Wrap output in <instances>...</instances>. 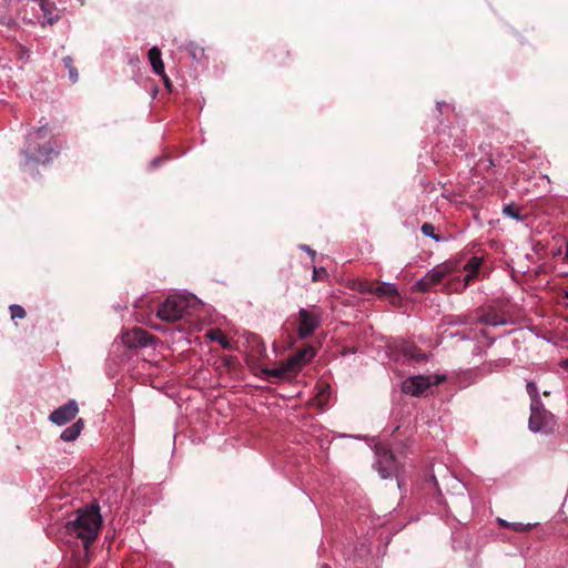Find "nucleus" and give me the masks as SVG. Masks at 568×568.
<instances>
[{"label":"nucleus","instance_id":"nucleus-1","mask_svg":"<svg viewBox=\"0 0 568 568\" xmlns=\"http://www.w3.org/2000/svg\"><path fill=\"white\" fill-rule=\"evenodd\" d=\"M102 517L98 506L78 509L75 518L65 524V531L80 538L88 547L99 535Z\"/></svg>","mask_w":568,"mask_h":568},{"label":"nucleus","instance_id":"nucleus-2","mask_svg":"<svg viewBox=\"0 0 568 568\" xmlns=\"http://www.w3.org/2000/svg\"><path fill=\"white\" fill-rule=\"evenodd\" d=\"M53 154L54 150L50 143L40 145L32 139V135L30 134L28 138L27 145L22 150V165L24 168H34L39 163L49 162Z\"/></svg>","mask_w":568,"mask_h":568},{"label":"nucleus","instance_id":"nucleus-3","mask_svg":"<svg viewBox=\"0 0 568 568\" xmlns=\"http://www.w3.org/2000/svg\"><path fill=\"white\" fill-rule=\"evenodd\" d=\"M457 262L453 261L436 265L414 284V290L420 293L428 292L433 286L439 284L444 277L457 270Z\"/></svg>","mask_w":568,"mask_h":568},{"label":"nucleus","instance_id":"nucleus-4","mask_svg":"<svg viewBox=\"0 0 568 568\" xmlns=\"http://www.w3.org/2000/svg\"><path fill=\"white\" fill-rule=\"evenodd\" d=\"M528 425L531 432L549 434L554 432L556 427V418L544 407V404H541L537 407H530Z\"/></svg>","mask_w":568,"mask_h":568},{"label":"nucleus","instance_id":"nucleus-5","mask_svg":"<svg viewBox=\"0 0 568 568\" xmlns=\"http://www.w3.org/2000/svg\"><path fill=\"white\" fill-rule=\"evenodd\" d=\"M187 310V302L181 296L168 297L158 308L156 316L165 322L181 320Z\"/></svg>","mask_w":568,"mask_h":568},{"label":"nucleus","instance_id":"nucleus-6","mask_svg":"<svg viewBox=\"0 0 568 568\" xmlns=\"http://www.w3.org/2000/svg\"><path fill=\"white\" fill-rule=\"evenodd\" d=\"M322 312L317 307L313 310L300 308L297 335L304 339L312 336L321 325Z\"/></svg>","mask_w":568,"mask_h":568},{"label":"nucleus","instance_id":"nucleus-7","mask_svg":"<svg viewBox=\"0 0 568 568\" xmlns=\"http://www.w3.org/2000/svg\"><path fill=\"white\" fill-rule=\"evenodd\" d=\"M376 469L383 479H387L396 475L398 462L395 455L386 446H376Z\"/></svg>","mask_w":568,"mask_h":568},{"label":"nucleus","instance_id":"nucleus-8","mask_svg":"<svg viewBox=\"0 0 568 568\" xmlns=\"http://www.w3.org/2000/svg\"><path fill=\"white\" fill-rule=\"evenodd\" d=\"M154 341V336L141 327H134L122 334V342L129 348L146 347Z\"/></svg>","mask_w":568,"mask_h":568},{"label":"nucleus","instance_id":"nucleus-9","mask_svg":"<svg viewBox=\"0 0 568 568\" xmlns=\"http://www.w3.org/2000/svg\"><path fill=\"white\" fill-rule=\"evenodd\" d=\"M432 386L430 377L416 375L406 378L402 384L403 393L415 397L424 395Z\"/></svg>","mask_w":568,"mask_h":568},{"label":"nucleus","instance_id":"nucleus-10","mask_svg":"<svg viewBox=\"0 0 568 568\" xmlns=\"http://www.w3.org/2000/svg\"><path fill=\"white\" fill-rule=\"evenodd\" d=\"M79 407L74 399H70L64 405L60 406L59 408L54 409L50 416L49 419L61 426L69 422H71L78 414Z\"/></svg>","mask_w":568,"mask_h":568},{"label":"nucleus","instance_id":"nucleus-11","mask_svg":"<svg viewBox=\"0 0 568 568\" xmlns=\"http://www.w3.org/2000/svg\"><path fill=\"white\" fill-rule=\"evenodd\" d=\"M316 354L313 346L307 345L287 358V366L294 367L296 373L307 364Z\"/></svg>","mask_w":568,"mask_h":568},{"label":"nucleus","instance_id":"nucleus-12","mask_svg":"<svg viewBox=\"0 0 568 568\" xmlns=\"http://www.w3.org/2000/svg\"><path fill=\"white\" fill-rule=\"evenodd\" d=\"M373 295H376L379 298H387L392 304H397L399 301L397 288L389 283L375 282Z\"/></svg>","mask_w":568,"mask_h":568},{"label":"nucleus","instance_id":"nucleus-13","mask_svg":"<svg viewBox=\"0 0 568 568\" xmlns=\"http://www.w3.org/2000/svg\"><path fill=\"white\" fill-rule=\"evenodd\" d=\"M263 373L268 377L283 379L296 374L294 367L287 366V359L275 368H264Z\"/></svg>","mask_w":568,"mask_h":568},{"label":"nucleus","instance_id":"nucleus-14","mask_svg":"<svg viewBox=\"0 0 568 568\" xmlns=\"http://www.w3.org/2000/svg\"><path fill=\"white\" fill-rule=\"evenodd\" d=\"M477 322L485 325L498 326L506 323L503 315L497 313L495 310H489L477 317Z\"/></svg>","mask_w":568,"mask_h":568},{"label":"nucleus","instance_id":"nucleus-15","mask_svg":"<svg viewBox=\"0 0 568 568\" xmlns=\"http://www.w3.org/2000/svg\"><path fill=\"white\" fill-rule=\"evenodd\" d=\"M481 265V260L477 256H473L464 266V270L468 272V274L464 278V288L476 277L479 272Z\"/></svg>","mask_w":568,"mask_h":568},{"label":"nucleus","instance_id":"nucleus-16","mask_svg":"<svg viewBox=\"0 0 568 568\" xmlns=\"http://www.w3.org/2000/svg\"><path fill=\"white\" fill-rule=\"evenodd\" d=\"M149 61L156 74H163L164 63L161 58V51L158 47H152L148 52Z\"/></svg>","mask_w":568,"mask_h":568},{"label":"nucleus","instance_id":"nucleus-17","mask_svg":"<svg viewBox=\"0 0 568 568\" xmlns=\"http://www.w3.org/2000/svg\"><path fill=\"white\" fill-rule=\"evenodd\" d=\"M402 354L408 359H413L417 363L426 361V355L413 344H404L402 346Z\"/></svg>","mask_w":568,"mask_h":568},{"label":"nucleus","instance_id":"nucleus-18","mask_svg":"<svg viewBox=\"0 0 568 568\" xmlns=\"http://www.w3.org/2000/svg\"><path fill=\"white\" fill-rule=\"evenodd\" d=\"M83 429L82 419H78L71 426L67 427L62 433L60 438L64 442H72L78 438Z\"/></svg>","mask_w":568,"mask_h":568},{"label":"nucleus","instance_id":"nucleus-19","mask_svg":"<svg viewBox=\"0 0 568 568\" xmlns=\"http://www.w3.org/2000/svg\"><path fill=\"white\" fill-rule=\"evenodd\" d=\"M329 397V387L322 386L317 392L316 396L312 399V404L317 406L320 409H324Z\"/></svg>","mask_w":568,"mask_h":568},{"label":"nucleus","instance_id":"nucleus-20","mask_svg":"<svg viewBox=\"0 0 568 568\" xmlns=\"http://www.w3.org/2000/svg\"><path fill=\"white\" fill-rule=\"evenodd\" d=\"M375 281L357 280L353 284V290L362 294H374Z\"/></svg>","mask_w":568,"mask_h":568},{"label":"nucleus","instance_id":"nucleus-21","mask_svg":"<svg viewBox=\"0 0 568 568\" xmlns=\"http://www.w3.org/2000/svg\"><path fill=\"white\" fill-rule=\"evenodd\" d=\"M526 389L531 400L530 407H537L538 405L542 404L539 397L537 385L534 382H528Z\"/></svg>","mask_w":568,"mask_h":568},{"label":"nucleus","instance_id":"nucleus-22","mask_svg":"<svg viewBox=\"0 0 568 568\" xmlns=\"http://www.w3.org/2000/svg\"><path fill=\"white\" fill-rule=\"evenodd\" d=\"M503 213L516 221H523L525 217L521 213V209L513 203L505 205L503 209Z\"/></svg>","mask_w":568,"mask_h":568},{"label":"nucleus","instance_id":"nucleus-23","mask_svg":"<svg viewBox=\"0 0 568 568\" xmlns=\"http://www.w3.org/2000/svg\"><path fill=\"white\" fill-rule=\"evenodd\" d=\"M499 521V525L501 527H505V528H510L513 529L514 531H518V532H525V531H528L530 530L531 528V525L530 524H523V523H508L504 519H498Z\"/></svg>","mask_w":568,"mask_h":568},{"label":"nucleus","instance_id":"nucleus-24","mask_svg":"<svg viewBox=\"0 0 568 568\" xmlns=\"http://www.w3.org/2000/svg\"><path fill=\"white\" fill-rule=\"evenodd\" d=\"M209 337L220 343L223 348L230 347V342L220 329H213L209 333Z\"/></svg>","mask_w":568,"mask_h":568},{"label":"nucleus","instance_id":"nucleus-25","mask_svg":"<svg viewBox=\"0 0 568 568\" xmlns=\"http://www.w3.org/2000/svg\"><path fill=\"white\" fill-rule=\"evenodd\" d=\"M422 233L425 236H429L436 242H440L443 237L435 233V226L432 223L425 222L420 227Z\"/></svg>","mask_w":568,"mask_h":568},{"label":"nucleus","instance_id":"nucleus-26","mask_svg":"<svg viewBox=\"0 0 568 568\" xmlns=\"http://www.w3.org/2000/svg\"><path fill=\"white\" fill-rule=\"evenodd\" d=\"M63 63H64L65 68L69 70V77L72 80V82H77L78 78H79V74H78V71H77L75 67L73 65L72 58L65 57L63 59Z\"/></svg>","mask_w":568,"mask_h":568},{"label":"nucleus","instance_id":"nucleus-27","mask_svg":"<svg viewBox=\"0 0 568 568\" xmlns=\"http://www.w3.org/2000/svg\"><path fill=\"white\" fill-rule=\"evenodd\" d=\"M252 343H255L256 345L254 346V352H255V356L257 358L260 357H263L265 356L266 354V347H265V344L260 339L258 336L254 335L252 337Z\"/></svg>","mask_w":568,"mask_h":568},{"label":"nucleus","instance_id":"nucleus-28","mask_svg":"<svg viewBox=\"0 0 568 568\" xmlns=\"http://www.w3.org/2000/svg\"><path fill=\"white\" fill-rule=\"evenodd\" d=\"M10 312H11L12 320H17V318L22 320L27 315L24 308L20 305H16V304L10 306Z\"/></svg>","mask_w":568,"mask_h":568},{"label":"nucleus","instance_id":"nucleus-29","mask_svg":"<svg viewBox=\"0 0 568 568\" xmlns=\"http://www.w3.org/2000/svg\"><path fill=\"white\" fill-rule=\"evenodd\" d=\"M327 276V272L324 267H314L313 270V275H312V280L313 282H318V281H323L325 280Z\"/></svg>","mask_w":568,"mask_h":568},{"label":"nucleus","instance_id":"nucleus-30","mask_svg":"<svg viewBox=\"0 0 568 568\" xmlns=\"http://www.w3.org/2000/svg\"><path fill=\"white\" fill-rule=\"evenodd\" d=\"M0 24L12 28L17 24V22L12 17H0Z\"/></svg>","mask_w":568,"mask_h":568},{"label":"nucleus","instance_id":"nucleus-31","mask_svg":"<svg viewBox=\"0 0 568 568\" xmlns=\"http://www.w3.org/2000/svg\"><path fill=\"white\" fill-rule=\"evenodd\" d=\"M38 1L40 3L41 10L44 12V14H47L50 11V9H49V7L51 4L50 1L49 0H38Z\"/></svg>","mask_w":568,"mask_h":568},{"label":"nucleus","instance_id":"nucleus-32","mask_svg":"<svg viewBox=\"0 0 568 568\" xmlns=\"http://www.w3.org/2000/svg\"><path fill=\"white\" fill-rule=\"evenodd\" d=\"M276 51L277 52L274 53V58H276L277 55H281V58L283 60L285 57H288V51H285L283 48H277Z\"/></svg>","mask_w":568,"mask_h":568},{"label":"nucleus","instance_id":"nucleus-33","mask_svg":"<svg viewBox=\"0 0 568 568\" xmlns=\"http://www.w3.org/2000/svg\"><path fill=\"white\" fill-rule=\"evenodd\" d=\"M223 362H224V365H225V366H227V367H232V366L235 364V358H234V357L229 356V357H225V358L223 359Z\"/></svg>","mask_w":568,"mask_h":568},{"label":"nucleus","instance_id":"nucleus-34","mask_svg":"<svg viewBox=\"0 0 568 568\" xmlns=\"http://www.w3.org/2000/svg\"><path fill=\"white\" fill-rule=\"evenodd\" d=\"M164 81V84L168 89H171V81L170 79L168 78V75L165 74V72H163V74H160Z\"/></svg>","mask_w":568,"mask_h":568},{"label":"nucleus","instance_id":"nucleus-35","mask_svg":"<svg viewBox=\"0 0 568 568\" xmlns=\"http://www.w3.org/2000/svg\"><path fill=\"white\" fill-rule=\"evenodd\" d=\"M36 134L40 135L41 138L45 136L48 134V130L43 126L36 131Z\"/></svg>","mask_w":568,"mask_h":568},{"label":"nucleus","instance_id":"nucleus-36","mask_svg":"<svg viewBox=\"0 0 568 568\" xmlns=\"http://www.w3.org/2000/svg\"><path fill=\"white\" fill-rule=\"evenodd\" d=\"M303 248L308 253L311 254L312 256H315V251L312 250L310 246L307 245H304Z\"/></svg>","mask_w":568,"mask_h":568},{"label":"nucleus","instance_id":"nucleus-37","mask_svg":"<svg viewBox=\"0 0 568 568\" xmlns=\"http://www.w3.org/2000/svg\"><path fill=\"white\" fill-rule=\"evenodd\" d=\"M487 163H488V164H487V168H491V166H494V165H495V164H494L493 159H488V160H487Z\"/></svg>","mask_w":568,"mask_h":568},{"label":"nucleus","instance_id":"nucleus-38","mask_svg":"<svg viewBox=\"0 0 568 568\" xmlns=\"http://www.w3.org/2000/svg\"><path fill=\"white\" fill-rule=\"evenodd\" d=\"M562 366L568 371V358L562 362Z\"/></svg>","mask_w":568,"mask_h":568},{"label":"nucleus","instance_id":"nucleus-39","mask_svg":"<svg viewBox=\"0 0 568 568\" xmlns=\"http://www.w3.org/2000/svg\"><path fill=\"white\" fill-rule=\"evenodd\" d=\"M160 161H161L160 159H155V160H153V164L158 165L160 163Z\"/></svg>","mask_w":568,"mask_h":568},{"label":"nucleus","instance_id":"nucleus-40","mask_svg":"<svg viewBox=\"0 0 568 568\" xmlns=\"http://www.w3.org/2000/svg\"><path fill=\"white\" fill-rule=\"evenodd\" d=\"M566 258L568 260V242H567V245H566Z\"/></svg>","mask_w":568,"mask_h":568},{"label":"nucleus","instance_id":"nucleus-41","mask_svg":"<svg viewBox=\"0 0 568 568\" xmlns=\"http://www.w3.org/2000/svg\"><path fill=\"white\" fill-rule=\"evenodd\" d=\"M191 54L194 59L196 58V51H191Z\"/></svg>","mask_w":568,"mask_h":568},{"label":"nucleus","instance_id":"nucleus-42","mask_svg":"<svg viewBox=\"0 0 568 568\" xmlns=\"http://www.w3.org/2000/svg\"><path fill=\"white\" fill-rule=\"evenodd\" d=\"M462 323H467V320H466V316L463 317V320H460Z\"/></svg>","mask_w":568,"mask_h":568},{"label":"nucleus","instance_id":"nucleus-43","mask_svg":"<svg viewBox=\"0 0 568 568\" xmlns=\"http://www.w3.org/2000/svg\"><path fill=\"white\" fill-rule=\"evenodd\" d=\"M321 568H331L328 565L324 564Z\"/></svg>","mask_w":568,"mask_h":568},{"label":"nucleus","instance_id":"nucleus-44","mask_svg":"<svg viewBox=\"0 0 568 568\" xmlns=\"http://www.w3.org/2000/svg\"><path fill=\"white\" fill-rule=\"evenodd\" d=\"M564 297L568 300V292H565Z\"/></svg>","mask_w":568,"mask_h":568},{"label":"nucleus","instance_id":"nucleus-45","mask_svg":"<svg viewBox=\"0 0 568 568\" xmlns=\"http://www.w3.org/2000/svg\"><path fill=\"white\" fill-rule=\"evenodd\" d=\"M277 64L278 65H284V61H278Z\"/></svg>","mask_w":568,"mask_h":568}]
</instances>
